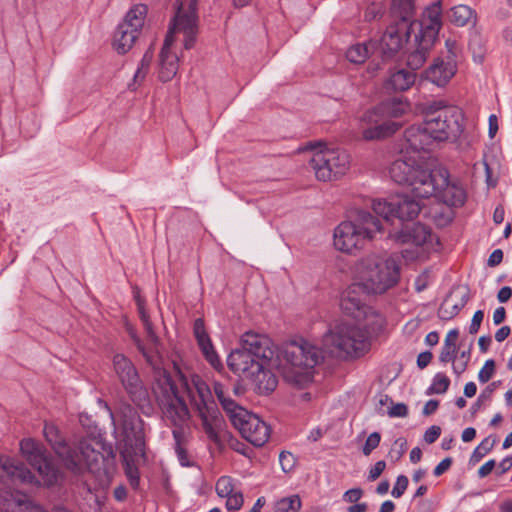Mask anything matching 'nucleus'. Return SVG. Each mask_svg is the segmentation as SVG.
I'll return each instance as SVG.
<instances>
[{
    "instance_id": "aec40b11",
    "label": "nucleus",
    "mask_w": 512,
    "mask_h": 512,
    "mask_svg": "<svg viewBox=\"0 0 512 512\" xmlns=\"http://www.w3.org/2000/svg\"><path fill=\"white\" fill-rule=\"evenodd\" d=\"M370 293L359 282L353 283L343 291L340 299V307L348 316L357 320L365 318L370 307L366 304Z\"/></svg>"
},
{
    "instance_id": "f704fd0d",
    "label": "nucleus",
    "mask_w": 512,
    "mask_h": 512,
    "mask_svg": "<svg viewBox=\"0 0 512 512\" xmlns=\"http://www.w3.org/2000/svg\"><path fill=\"white\" fill-rule=\"evenodd\" d=\"M392 8L398 20L413 23L411 20L414 14V4L412 0H393Z\"/></svg>"
},
{
    "instance_id": "cd10ccee",
    "label": "nucleus",
    "mask_w": 512,
    "mask_h": 512,
    "mask_svg": "<svg viewBox=\"0 0 512 512\" xmlns=\"http://www.w3.org/2000/svg\"><path fill=\"white\" fill-rule=\"evenodd\" d=\"M416 75L414 72L406 69H400L391 74L385 82L387 91L402 92L408 90L415 82Z\"/></svg>"
},
{
    "instance_id": "72a5a7b5",
    "label": "nucleus",
    "mask_w": 512,
    "mask_h": 512,
    "mask_svg": "<svg viewBox=\"0 0 512 512\" xmlns=\"http://www.w3.org/2000/svg\"><path fill=\"white\" fill-rule=\"evenodd\" d=\"M475 17V11L467 5L454 6L450 11V21L459 27H463L470 22H474Z\"/></svg>"
},
{
    "instance_id": "1a4fd4ad",
    "label": "nucleus",
    "mask_w": 512,
    "mask_h": 512,
    "mask_svg": "<svg viewBox=\"0 0 512 512\" xmlns=\"http://www.w3.org/2000/svg\"><path fill=\"white\" fill-rule=\"evenodd\" d=\"M111 416L118 431L117 447L121 458L130 460L132 455H144V422L138 412L125 403L116 416Z\"/></svg>"
},
{
    "instance_id": "e2e57ef3",
    "label": "nucleus",
    "mask_w": 512,
    "mask_h": 512,
    "mask_svg": "<svg viewBox=\"0 0 512 512\" xmlns=\"http://www.w3.org/2000/svg\"><path fill=\"white\" fill-rule=\"evenodd\" d=\"M438 406H439V401L431 399L426 402V404L422 410V413L426 416L431 415L437 410Z\"/></svg>"
},
{
    "instance_id": "393cba45",
    "label": "nucleus",
    "mask_w": 512,
    "mask_h": 512,
    "mask_svg": "<svg viewBox=\"0 0 512 512\" xmlns=\"http://www.w3.org/2000/svg\"><path fill=\"white\" fill-rule=\"evenodd\" d=\"M194 336L197 340V343L205 357V359L211 364V366L216 370L223 369V365L214 350L213 344L209 335L205 330L204 321L201 318H197L194 321L193 326Z\"/></svg>"
},
{
    "instance_id": "a878e982",
    "label": "nucleus",
    "mask_w": 512,
    "mask_h": 512,
    "mask_svg": "<svg viewBox=\"0 0 512 512\" xmlns=\"http://www.w3.org/2000/svg\"><path fill=\"white\" fill-rule=\"evenodd\" d=\"M173 42L174 38L171 35H166L159 55V79L162 82L170 81L176 75L178 70L179 59L176 54L170 52V47Z\"/></svg>"
},
{
    "instance_id": "f03ea898",
    "label": "nucleus",
    "mask_w": 512,
    "mask_h": 512,
    "mask_svg": "<svg viewBox=\"0 0 512 512\" xmlns=\"http://www.w3.org/2000/svg\"><path fill=\"white\" fill-rule=\"evenodd\" d=\"M389 175L395 183L407 186L415 198L435 197L454 207L465 203V190L458 183L450 181L449 172L444 167L428 169L417 165L412 158H399L391 164Z\"/></svg>"
},
{
    "instance_id": "8fccbe9b",
    "label": "nucleus",
    "mask_w": 512,
    "mask_h": 512,
    "mask_svg": "<svg viewBox=\"0 0 512 512\" xmlns=\"http://www.w3.org/2000/svg\"><path fill=\"white\" fill-rule=\"evenodd\" d=\"M386 468V462L384 460L377 461L374 466L369 470L368 480L375 481L380 477Z\"/></svg>"
},
{
    "instance_id": "423d86ee",
    "label": "nucleus",
    "mask_w": 512,
    "mask_h": 512,
    "mask_svg": "<svg viewBox=\"0 0 512 512\" xmlns=\"http://www.w3.org/2000/svg\"><path fill=\"white\" fill-rule=\"evenodd\" d=\"M275 356L270 338L254 332H246L241 338V348L227 357V365L235 374L249 377L266 367Z\"/></svg>"
},
{
    "instance_id": "ea45409f",
    "label": "nucleus",
    "mask_w": 512,
    "mask_h": 512,
    "mask_svg": "<svg viewBox=\"0 0 512 512\" xmlns=\"http://www.w3.org/2000/svg\"><path fill=\"white\" fill-rule=\"evenodd\" d=\"M496 443V438H485L473 451L470 462H479L487 453H489Z\"/></svg>"
},
{
    "instance_id": "bb28decb",
    "label": "nucleus",
    "mask_w": 512,
    "mask_h": 512,
    "mask_svg": "<svg viewBox=\"0 0 512 512\" xmlns=\"http://www.w3.org/2000/svg\"><path fill=\"white\" fill-rule=\"evenodd\" d=\"M456 73V63L449 59H437L425 71V77L438 87L445 86Z\"/></svg>"
},
{
    "instance_id": "473e14b6",
    "label": "nucleus",
    "mask_w": 512,
    "mask_h": 512,
    "mask_svg": "<svg viewBox=\"0 0 512 512\" xmlns=\"http://www.w3.org/2000/svg\"><path fill=\"white\" fill-rule=\"evenodd\" d=\"M213 390L223 410L227 413L230 419L231 414H243V408L226 395L225 386L221 382L215 381L213 384Z\"/></svg>"
},
{
    "instance_id": "7ed1b4c3",
    "label": "nucleus",
    "mask_w": 512,
    "mask_h": 512,
    "mask_svg": "<svg viewBox=\"0 0 512 512\" xmlns=\"http://www.w3.org/2000/svg\"><path fill=\"white\" fill-rule=\"evenodd\" d=\"M422 123L405 130L406 148L414 152L427 151L435 142L456 141L464 131V115L460 108L441 100L419 104Z\"/></svg>"
},
{
    "instance_id": "2f4dec72",
    "label": "nucleus",
    "mask_w": 512,
    "mask_h": 512,
    "mask_svg": "<svg viewBox=\"0 0 512 512\" xmlns=\"http://www.w3.org/2000/svg\"><path fill=\"white\" fill-rule=\"evenodd\" d=\"M433 43L432 35L426 36V33L415 35V49L411 53L408 59V64L412 65L416 61V65H420L425 60V53L431 47Z\"/></svg>"
},
{
    "instance_id": "864d4df0",
    "label": "nucleus",
    "mask_w": 512,
    "mask_h": 512,
    "mask_svg": "<svg viewBox=\"0 0 512 512\" xmlns=\"http://www.w3.org/2000/svg\"><path fill=\"white\" fill-rule=\"evenodd\" d=\"M440 434H441V428L439 426H435V425L431 426L426 430V432L424 434V440L428 444H432L438 439Z\"/></svg>"
},
{
    "instance_id": "69168bd1",
    "label": "nucleus",
    "mask_w": 512,
    "mask_h": 512,
    "mask_svg": "<svg viewBox=\"0 0 512 512\" xmlns=\"http://www.w3.org/2000/svg\"><path fill=\"white\" fill-rule=\"evenodd\" d=\"M459 336L458 329H452L450 330L444 340V344H447L449 346H457L456 342Z\"/></svg>"
},
{
    "instance_id": "13d9d810",
    "label": "nucleus",
    "mask_w": 512,
    "mask_h": 512,
    "mask_svg": "<svg viewBox=\"0 0 512 512\" xmlns=\"http://www.w3.org/2000/svg\"><path fill=\"white\" fill-rule=\"evenodd\" d=\"M503 260V251L501 249L494 250L487 261L488 266L495 267L499 265Z\"/></svg>"
},
{
    "instance_id": "58836bf2",
    "label": "nucleus",
    "mask_w": 512,
    "mask_h": 512,
    "mask_svg": "<svg viewBox=\"0 0 512 512\" xmlns=\"http://www.w3.org/2000/svg\"><path fill=\"white\" fill-rule=\"evenodd\" d=\"M142 455H132L131 459L122 458V462L124 464L126 475L129 479V482L132 487L136 488L139 484V474L138 469L135 466V462Z\"/></svg>"
},
{
    "instance_id": "de8ad7c7",
    "label": "nucleus",
    "mask_w": 512,
    "mask_h": 512,
    "mask_svg": "<svg viewBox=\"0 0 512 512\" xmlns=\"http://www.w3.org/2000/svg\"><path fill=\"white\" fill-rule=\"evenodd\" d=\"M495 372V362L489 359L485 362L483 368L478 373V379L481 383L488 382Z\"/></svg>"
},
{
    "instance_id": "dca6fc26",
    "label": "nucleus",
    "mask_w": 512,
    "mask_h": 512,
    "mask_svg": "<svg viewBox=\"0 0 512 512\" xmlns=\"http://www.w3.org/2000/svg\"><path fill=\"white\" fill-rule=\"evenodd\" d=\"M197 3L198 0H176V13L167 32L173 38L175 32H182L184 47L188 50L194 47L198 33Z\"/></svg>"
},
{
    "instance_id": "0e129e2a",
    "label": "nucleus",
    "mask_w": 512,
    "mask_h": 512,
    "mask_svg": "<svg viewBox=\"0 0 512 512\" xmlns=\"http://www.w3.org/2000/svg\"><path fill=\"white\" fill-rule=\"evenodd\" d=\"M488 122H489V130H488V133H489V137L490 138H494L497 131H498V119H497V116L492 114L489 116V119H488Z\"/></svg>"
},
{
    "instance_id": "f3484780",
    "label": "nucleus",
    "mask_w": 512,
    "mask_h": 512,
    "mask_svg": "<svg viewBox=\"0 0 512 512\" xmlns=\"http://www.w3.org/2000/svg\"><path fill=\"white\" fill-rule=\"evenodd\" d=\"M20 450L47 486H52L58 482L61 478V471L44 447L33 439H23L20 442Z\"/></svg>"
},
{
    "instance_id": "5701e85b",
    "label": "nucleus",
    "mask_w": 512,
    "mask_h": 512,
    "mask_svg": "<svg viewBox=\"0 0 512 512\" xmlns=\"http://www.w3.org/2000/svg\"><path fill=\"white\" fill-rule=\"evenodd\" d=\"M34 475L20 461L0 456V482L5 485L18 483H31Z\"/></svg>"
},
{
    "instance_id": "0eeeda50",
    "label": "nucleus",
    "mask_w": 512,
    "mask_h": 512,
    "mask_svg": "<svg viewBox=\"0 0 512 512\" xmlns=\"http://www.w3.org/2000/svg\"><path fill=\"white\" fill-rule=\"evenodd\" d=\"M410 110V105L403 97L388 98L364 115V121L370 126L363 129L366 140H378L391 136L402 127L398 118Z\"/></svg>"
},
{
    "instance_id": "bf43d9fd",
    "label": "nucleus",
    "mask_w": 512,
    "mask_h": 512,
    "mask_svg": "<svg viewBox=\"0 0 512 512\" xmlns=\"http://www.w3.org/2000/svg\"><path fill=\"white\" fill-rule=\"evenodd\" d=\"M143 326H144V329L146 331L147 337L150 340V342L153 344H157L159 342V338L153 329L152 322L150 320H145V322L143 323Z\"/></svg>"
},
{
    "instance_id": "6ab92c4d",
    "label": "nucleus",
    "mask_w": 512,
    "mask_h": 512,
    "mask_svg": "<svg viewBox=\"0 0 512 512\" xmlns=\"http://www.w3.org/2000/svg\"><path fill=\"white\" fill-rule=\"evenodd\" d=\"M230 420L241 435L254 446L261 447L268 441L269 426L258 416L249 414L244 408L243 414H231Z\"/></svg>"
},
{
    "instance_id": "a18cd8bd",
    "label": "nucleus",
    "mask_w": 512,
    "mask_h": 512,
    "mask_svg": "<svg viewBox=\"0 0 512 512\" xmlns=\"http://www.w3.org/2000/svg\"><path fill=\"white\" fill-rule=\"evenodd\" d=\"M457 351V346H449L447 344H443V347L439 354V361L443 364H446L448 362L454 363Z\"/></svg>"
},
{
    "instance_id": "412c9836",
    "label": "nucleus",
    "mask_w": 512,
    "mask_h": 512,
    "mask_svg": "<svg viewBox=\"0 0 512 512\" xmlns=\"http://www.w3.org/2000/svg\"><path fill=\"white\" fill-rule=\"evenodd\" d=\"M0 512H47L38 505L31 504L27 496L9 487L0 490ZM51 512H72L62 506H55Z\"/></svg>"
},
{
    "instance_id": "052dcab7",
    "label": "nucleus",
    "mask_w": 512,
    "mask_h": 512,
    "mask_svg": "<svg viewBox=\"0 0 512 512\" xmlns=\"http://www.w3.org/2000/svg\"><path fill=\"white\" fill-rule=\"evenodd\" d=\"M495 465H496L495 460L491 459V460L487 461L485 464H483L479 468L478 476L480 478H484V477L488 476L492 472V470L494 469Z\"/></svg>"
},
{
    "instance_id": "3c124183",
    "label": "nucleus",
    "mask_w": 512,
    "mask_h": 512,
    "mask_svg": "<svg viewBox=\"0 0 512 512\" xmlns=\"http://www.w3.org/2000/svg\"><path fill=\"white\" fill-rule=\"evenodd\" d=\"M484 318V312L482 310H477L471 320V324L469 326V333L476 334L481 326V323Z\"/></svg>"
},
{
    "instance_id": "f8f14e48",
    "label": "nucleus",
    "mask_w": 512,
    "mask_h": 512,
    "mask_svg": "<svg viewBox=\"0 0 512 512\" xmlns=\"http://www.w3.org/2000/svg\"><path fill=\"white\" fill-rule=\"evenodd\" d=\"M324 345L329 353L338 357H360L369 349L365 333L349 324H339L324 336Z\"/></svg>"
},
{
    "instance_id": "680f3d73",
    "label": "nucleus",
    "mask_w": 512,
    "mask_h": 512,
    "mask_svg": "<svg viewBox=\"0 0 512 512\" xmlns=\"http://www.w3.org/2000/svg\"><path fill=\"white\" fill-rule=\"evenodd\" d=\"M512 296V289L509 286L502 287L497 294V299L501 303L507 302Z\"/></svg>"
},
{
    "instance_id": "4c0bfd02",
    "label": "nucleus",
    "mask_w": 512,
    "mask_h": 512,
    "mask_svg": "<svg viewBox=\"0 0 512 512\" xmlns=\"http://www.w3.org/2000/svg\"><path fill=\"white\" fill-rule=\"evenodd\" d=\"M301 499L298 495L284 497L275 503L274 512H299Z\"/></svg>"
},
{
    "instance_id": "79ce46f5",
    "label": "nucleus",
    "mask_w": 512,
    "mask_h": 512,
    "mask_svg": "<svg viewBox=\"0 0 512 512\" xmlns=\"http://www.w3.org/2000/svg\"><path fill=\"white\" fill-rule=\"evenodd\" d=\"M216 492L222 498L235 492L232 478L228 476L220 477L216 482Z\"/></svg>"
},
{
    "instance_id": "c85d7f7f",
    "label": "nucleus",
    "mask_w": 512,
    "mask_h": 512,
    "mask_svg": "<svg viewBox=\"0 0 512 512\" xmlns=\"http://www.w3.org/2000/svg\"><path fill=\"white\" fill-rule=\"evenodd\" d=\"M147 11V6L144 4H139L131 8L126 14L124 21L121 23L122 28H125L122 33L127 34V29H130L129 31H134L139 34L144 25V18Z\"/></svg>"
},
{
    "instance_id": "338daca9",
    "label": "nucleus",
    "mask_w": 512,
    "mask_h": 512,
    "mask_svg": "<svg viewBox=\"0 0 512 512\" xmlns=\"http://www.w3.org/2000/svg\"><path fill=\"white\" fill-rule=\"evenodd\" d=\"M506 317V310L504 307H498L493 313V322L495 325L501 324Z\"/></svg>"
},
{
    "instance_id": "c9c22d12",
    "label": "nucleus",
    "mask_w": 512,
    "mask_h": 512,
    "mask_svg": "<svg viewBox=\"0 0 512 512\" xmlns=\"http://www.w3.org/2000/svg\"><path fill=\"white\" fill-rule=\"evenodd\" d=\"M172 434L175 440V451L178 457L180 464L184 467L191 466V463L188 460V454L186 449L182 446V442L184 440V430L182 426H174Z\"/></svg>"
},
{
    "instance_id": "7c9ffc66",
    "label": "nucleus",
    "mask_w": 512,
    "mask_h": 512,
    "mask_svg": "<svg viewBox=\"0 0 512 512\" xmlns=\"http://www.w3.org/2000/svg\"><path fill=\"white\" fill-rule=\"evenodd\" d=\"M123 30H125V28H122V24H119L113 39V47L119 54L127 53L139 36L136 32L129 31L130 29H127V34L122 33Z\"/></svg>"
},
{
    "instance_id": "f257e3e1",
    "label": "nucleus",
    "mask_w": 512,
    "mask_h": 512,
    "mask_svg": "<svg viewBox=\"0 0 512 512\" xmlns=\"http://www.w3.org/2000/svg\"><path fill=\"white\" fill-rule=\"evenodd\" d=\"M322 359V351L317 346L303 339L291 341L275 352L266 367L248 378L257 384L261 393L269 394L278 384L276 375L272 373V368H276L287 383L302 387L311 381V370Z\"/></svg>"
},
{
    "instance_id": "4d7b16f0",
    "label": "nucleus",
    "mask_w": 512,
    "mask_h": 512,
    "mask_svg": "<svg viewBox=\"0 0 512 512\" xmlns=\"http://www.w3.org/2000/svg\"><path fill=\"white\" fill-rule=\"evenodd\" d=\"M433 355L430 351L421 352L417 357V366L424 369L431 362Z\"/></svg>"
},
{
    "instance_id": "49530a36",
    "label": "nucleus",
    "mask_w": 512,
    "mask_h": 512,
    "mask_svg": "<svg viewBox=\"0 0 512 512\" xmlns=\"http://www.w3.org/2000/svg\"><path fill=\"white\" fill-rule=\"evenodd\" d=\"M226 508L229 511H237L239 510L244 502L243 495L241 492H233L230 495L226 496Z\"/></svg>"
},
{
    "instance_id": "774afa93",
    "label": "nucleus",
    "mask_w": 512,
    "mask_h": 512,
    "mask_svg": "<svg viewBox=\"0 0 512 512\" xmlns=\"http://www.w3.org/2000/svg\"><path fill=\"white\" fill-rule=\"evenodd\" d=\"M511 329L509 326H502L495 333V339L498 342L504 341L510 335Z\"/></svg>"
},
{
    "instance_id": "39448f33",
    "label": "nucleus",
    "mask_w": 512,
    "mask_h": 512,
    "mask_svg": "<svg viewBox=\"0 0 512 512\" xmlns=\"http://www.w3.org/2000/svg\"><path fill=\"white\" fill-rule=\"evenodd\" d=\"M133 339L146 362L153 368L152 390L158 405L173 426H183L189 419V410L184 399L179 395L176 384L169 372L160 366L159 356L146 349L138 337L133 336Z\"/></svg>"
},
{
    "instance_id": "603ef678",
    "label": "nucleus",
    "mask_w": 512,
    "mask_h": 512,
    "mask_svg": "<svg viewBox=\"0 0 512 512\" xmlns=\"http://www.w3.org/2000/svg\"><path fill=\"white\" fill-rule=\"evenodd\" d=\"M390 417H406L408 415V407L404 403L393 405L388 411Z\"/></svg>"
},
{
    "instance_id": "a19ab883",
    "label": "nucleus",
    "mask_w": 512,
    "mask_h": 512,
    "mask_svg": "<svg viewBox=\"0 0 512 512\" xmlns=\"http://www.w3.org/2000/svg\"><path fill=\"white\" fill-rule=\"evenodd\" d=\"M450 385V379L442 373H437L433 378L432 385L428 388L427 394H444Z\"/></svg>"
},
{
    "instance_id": "e433bc0d",
    "label": "nucleus",
    "mask_w": 512,
    "mask_h": 512,
    "mask_svg": "<svg viewBox=\"0 0 512 512\" xmlns=\"http://www.w3.org/2000/svg\"><path fill=\"white\" fill-rule=\"evenodd\" d=\"M153 59V50L149 48L143 55L140 66L136 70L133 78V84H129V88L135 90L136 87L134 85L140 84L146 77V74L149 70L150 64Z\"/></svg>"
},
{
    "instance_id": "4468645a",
    "label": "nucleus",
    "mask_w": 512,
    "mask_h": 512,
    "mask_svg": "<svg viewBox=\"0 0 512 512\" xmlns=\"http://www.w3.org/2000/svg\"><path fill=\"white\" fill-rule=\"evenodd\" d=\"M318 180L331 181L344 175L350 166V158L345 150L321 149L309 160Z\"/></svg>"
},
{
    "instance_id": "9d476101",
    "label": "nucleus",
    "mask_w": 512,
    "mask_h": 512,
    "mask_svg": "<svg viewBox=\"0 0 512 512\" xmlns=\"http://www.w3.org/2000/svg\"><path fill=\"white\" fill-rule=\"evenodd\" d=\"M196 390L199 400H195L194 405L201 420L203 431L218 448H223L225 442L231 438L226 421L212 398L207 384L203 381L197 383Z\"/></svg>"
},
{
    "instance_id": "9b49d317",
    "label": "nucleus",
    "mask_w": 512,
    "mask_h": 512,
    "mask_svg": "<svg viewBox=\"0 0 512 512\" xmlns=\"http://www.w3.org/2000/svg\"><path fill=\"white\" fill-rule=\"evenodd\" d=\"M360 278L370 294H382L397 284L400 267L393 259L368 258L362 262Z\"/></svg>"
},
{
    "instance_id": "ddd939ff",
    "label": "nucleus",
    "mask_w": 512,
    "mask_h": 512,
    "mask_svg": "<svg viewBox=\"0 0 512 512\" xmlns=\"http://www.w3.org/2000/svg\"><path fill=\"white\" fill-rule=\"evenodd\" d=\"M114 371L131 401L139 407L143 413L152 409L148 390L144 386L134 364L123 354L113 357Z\"/></svg>"
},
{
    "instance_id": "b1692460",
    "label": "nucleus",
    "mask_w": 512,
    "mask_h": 512,
    "mask_svg": "<svg viewBox=\"0 0 512 512\" xmlns=\"http://www.w3.org/2000/svg\"><path fill=\"white\" fill-rule=\"evenodd\" d=\"M469 293L466 288L453 289L441 303L438 316L442 320L454 318L467 304Z\"/></svg>"
},
{
    "instance_id": "c03bdc74",
    "label": "nucleus",
    "mask_w": 512,
    "mask_h": 512,
    "mask_svg": "<svg viewBox=\"0 0 512 512\" xmlns=\"http://www.w3.org/2000/svg\"><path fill=\"white\" fill-rule=\"evenodd\" d=\"M381 441V435L379 432L371 433L363 445L362 452L365 456H369L374 449H376Z\"/></svg>"
},
{
    "instance_id": "6e6552de",
    "label": "nucleus",
    "mask_w": 512,
    "mask_h": 512,
    "mask_svg": "<svg viewBox=\"0 0 512 512\" xmlns=\"http://www.w3.org/2000/svg\"><path fill=\"white\" fill-rule=\"evenodd\" d=\"M380 231V220L369 211L359 209L356 210L353 221L342 222L335 228L334 246L342 252L354 253Z\"/></svg>"
},
{
    "instance_id": "2eb2a0df",
    "label": "nucleus",
    "mask_w": 512,
    "mask_h": 512,
    "mask_svg": "<svg viewBox=\"0 0 512 512\" xmlns=\"http://www.w3.org/2000/svg\"><path fill=\"white\" fill-rule=\"evenodd\" d=\"M371 207L376 215L387 222L394 218L401 222L412 221L421 211L420 202L407 194L396 195L389 199H374Z\"/></svg>"
},
{
    "instance_id": "4be33fe9",
    "label": "nucleus",
    "mask_w": 512,
    "mask_h": 512,
    "mask_svg": "<svg viewBox=\"0 0 512 512\" xmlns=\"http://www.w3.org/2000/svg\"><path fill=\"white\" fill-rule=\"evenodd\" d=\"M390 237L400 244L415 246L432 245L433 241L439 242L431 229L419 222L402 225L400 230L390 233Z\"/></svg>"
},
{
    "instance_id": "09e8293b",
    "label": "nucleus",
    "mask_w": 512,
    "mask_h": 512,
    "mask_svg": "<svg viewBox=\"0 0 512 512\" xmlns=\"http://www.w3.org/2000/svg\"><path fill=\"white\" fill-rule=\"evenodd\" d=\"M409 480L405 475H399L396 479V483L392 489V496L394 498H400L408 487Z\"/></svg>"
},
{
    "instance_id": "5fc2aeb1",
    "label": "nucleus",
    "mask_w": 512,
    "mask_h": 512,
    "mask_svg": "<svg viewBox=\"0 0 512 512\" xmlns=\"http://www.w3.org/2000/svg\"><path fill=\"white\" fill-rule=\"evenodd\" d=\"M363 496L361 488H352L344 493V500L350 503H356Z\"/></svg>"
},
{
    "instance_id": "c756f323",
    "label": "nucleus",
    "mask_w": 512,
    "mask_h": 512,
    "mask_svg": "<svg viewBox=\"0 0 512 512\" xmlns=\"http://www.w3.org/2000/svg\"><path fill=\"white\" fill-rule=\"evenodd\" d=\"M377 41L370 40L367 43H357L346 51V58L354 64H362L366 59L377 51Z\"/></svg>"
},
{
    "instance_id": "6e6d98bb",
    "label": "nucleus",
    "mask_w": 512,
    "mask_h": 512,
    "mask_svg": "<svg viewBox=\"0 0 512 512\" xmlns=\"http://www.w3.org/2000/svg\"><path fill=\"white\" fill-rule=\"evenodd\" d=\"M452 458L451 457H446L445 459H443L434 469L433 471V474L436 476V477H439L441 476L442 474H444L446 471L449 470V468L451 467L452 465Z\"/></svg>"
},
{
    "instance_id": "a211bd4d",
    "label": "nucleus",
    "mask_w": 512,
    "mask_h": 512,
    "mask_svg": "<svg viewBox=\"0 0 512 512\" xmlns=\"http://www.w3.org/2000/svg\"><path fill=\"white\" fill-rule=\"evenodd\" d=\"M413 26L414 23L397 20L387 27L376 47L383 60L393 57L409 44Z\"/></svg>"
},
{
    "instance_id": "37998d69",
    "label": "nucleus",
    "mask_w": 512,
    "mask_h": 512,
    "mask_svg": "<svg viewBox=\"0 0 512 512\" xmlns=\"http://www.w3.org/2000/svg\"><path fill=\"white\" fill-rule=\"evenodd\" d=\"M279 462L283 472L288 473L293 470L296 464L295 456L289 451H282L279 454Z\"/></svg>"
},
{
    "instance_id": "20e7f679",
    "label": "nucleus",
    "mask_w": 512,
    "mask_h": 512,
    "mask_svg": "<svg viewBox=\"0 0 512 512\" xmlns=\"http://www.w3.org/2000/svg\"><path fill=\"white\" fill-rule=\"evenodd\" d=\"M43 433L65 468L73 474L85 470L98 476H107L115 466V451L102 438H82L77 446H70L53 424H45Z\"/></svg>"
}]
</instances>
